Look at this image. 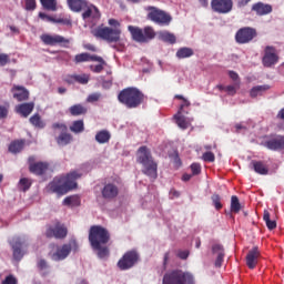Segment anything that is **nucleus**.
Listing matches in <instances>:
<instances>
[{
    "label": "nucleus",
    "instance_id": "1",
    "mask_svg": "<svg viewBox=\"0 0 284 284\" xmlns=\"http://www.w3.org/2000/svg\"><path fill=\"white\" fill-rule=\"evenodd\" d=\"M110 231L101 225H92L89 230V243L98 258L104 260L110 257Z\"/></svg>",
    "mask_w": 284,
    "mask_h": 284
},
{
    "label": "nucleus",
    "instance_id": "2",
    "mask_svg": "<svg viewBox=\"0 0 284 284\" xmlns=\"http://www.w3.org/2000/svg\"><path fill=\"white\" fill-rule=\"evenodd\" d=\"M82 174L77 171H71L67 175L55 176L47 186L48 192L51 194H57L58 196H63L72 190H77V181L81 179Z\"/></svg>",
    "mask_w": 284,
    "mask_h": 284
},
{
    "label": "nucleus",
    "instance_id": "3",
    "mask_svg": "<svg viewBox=\"0 0 284 284\" xmlns=\"http://www.w3.org/2000/svg\"><path fill=\"white\" fill-rule=\"evenodd\" d=\"M118 101L128 110H136L145 103V94L139 88L128 87L119 92Z\"/></svg>",
    "mask_w": 284,
    "mask_h": 284
},
{
    "label": "nucleus",
    "instance_id": "4",
    "mask_svg": "<svg viewBox=\"0 0 284 284\" xmlns=\"http://www.w3.org/2000/svg\"><path fill=\"white\" fill-rule=\"evenodd\" d=\"M136 162L142 165V174L149 176L152 181L158 179L159 173V164L154 162V158H152V152L148 146H140L136 153Z\"/></svg>",
    "mask_w": 284,
    "mask_h": 284
},
{
    "label": "nucleus",
    "instance_id": "5",
    "mask_svg": "<svg viewBox=\"0 0 284 284\" xmlns=\"http://www.w3.org/2000/svg\"><path fill=\"white\" fill-rule=\"evenodd\" d=\"M162 284H196V281L192 273L175 268L164 274Z\"/></svg>",
    "mask_w": 284,
    "mask_h": 284
},
{
    "label": "nucleus",
    "instance_id": "6",
    "mask_svg": "<svg viewBox=\"0 0 284 284\" xmlns=\"http://www.w3.org/2000/svg\"><path fill=\"white\" fill-rule=\"evenodd\" d=\"M128 31L131 34V39L135 41V43H150V41L156 39V31H154V28L150 26L144 28L129 26Z\"/></svg>",
    "mask_w": 284,
    "mask_h": 284
},
{
    "label": "nucleus",
    "instance_id": "7",
    "mask_svg": "<svg viewBox=\"0 0 284 284\" xmlns=\"http://www.w3.org/2000/svg\"><path fill=\"white\" fill-rule=\"evenodd\" d=\"M144 10L148 12L146 19L158 26H170L172 23V16L156 7L148 6Z\"/></svg>",
    "mask_w": 284,
    "mask_h": 284
},
{
    "label": "nucleus",
    "instance_id": "8",
    "mask_svg": "<svg viewBox=\"0 0 284 284\" xmlns=\"http://www.w3.org/2000/svg\"><path fill=\"white\" fill-rule=\"evenodd\" d=\"M93 37L102 39V41H106V43H119V41H121V29L98 27L93 31Z\"/></svg>",
    "mask_w": 284,
    "mask_h": 284
},
{
    "label": "nucleus",
    "instance_id": "9",
    "mask_svg": "<svg viewBox=\"0 0 284 284\" xmlns=\"http://www.w3.org/2000/svg\"><path fill=\"white\" fill-rule=\"evenodd\" d=\"M52 130L57 132V130H60V134L55 136V141L58 145H70L74 141V136H72L71 133H68V125L65 123L55 122L51 125Z\"/></svg>",
    "mask_w": 284,
    "mask_h": 284
},
{
    "label": "nucleus",
    "instance_id": "10",
    "mask_svg": "<svg viewBox=\"0 0 284 284\" xmlns=\"http://www.w3.org/2000/svg\"><path fill=\"white\" fill-rule=\"evenodd\" d=\"M44 236L47 239H59L63 240L65 236H68V227L65 224L55 221L52 225H48Z\"/></svg>",
    "mask_w": 284,
    "mask_h": 284
},
{
    "label": "nucleus",
    "instance_id": "11",
    "mask_svg": "<svg viewBox=\"0 0 284 284\" xmlns=\"http://www.w3.org/2000/svg\"><path fill=\"white\" fill-rule=\"evenodd\" d=\"M139 263V253L136 251H128L119 261L118 267L122 272L132 270Z\"/></svg>",
    "mask_w": 284,
    "mask_h": 284
},
{
    "label": "nucleus",
    "instance_id": "12",
    "mask_svg": "<svg viewBox=\"0 0 284 284\" xmlns=\"http://www.w3.org/2000/svg\"><path fill=\"white\" fill-rule=\"evenodd\" d=\"M258 37V32L255 28L243 27L235 33V41L240 44L251 43Z\"/></svg>",
    "mask_w": 284,
    "mask_h": 284
},
{
    "label": "nucleus",
    "instance_id": "13",
    "mask_svg": "<svg viewBox=\"0 0 284 284\" xmlns=\"http://www.w3.org/2000/svg\"><path fill=\"white\" fill-rule=\"evenodd\" d=\"M42 43H44V45H61L62 48H68V45H70V39L64 38L63 36L60 34H42L40 37Z\"/></svg>",
    "mask_w": 284,
    "mask_h": 284
},
{
    "label": "nucleus",
    "instance_id": "14",
    "mask_svg": "<svg viewBox=\"0 0 284 284\" xmlns=\"http://www.w3.org/2000/svg\"><path fill=\"white\" fill-rule=\"evenodd\" d=\"M72 247L74 250H79V244H77V241L74 240L68 244H63L62 246L58 247L55 253L52 254V261H65V258L70 256Z\"/></svg>",
    "mask_w": 284,
    "mask_h": 284
},
{
    "label": "nucleus",
    "instance_id": "15",
    "mask_svg": "<svg viewBox=\"0 0 284 284\" xmlns=\"http://www.w3.org/2000/svg\"><path fill=\"white\" fill-rule=\"evenodd\" d=\"M211 8L213 12H216L217 14H230V11L234 8V1L211 0Z\"/></svg>",
    "mask_w": 284,
    "mask_h": 284
},
{
    "label": "nucleus",
    "instance_id": "16",
    "mask_svg": "<svg viewBox=\"0 0 284 284\" xmlns=\"http://www.w3.org/2000/svg\"><path fill=\"white\" fill-rule=\"evenodd\" d=\"M262 63L264 68H272V65H276V63H278V54H276V48L272 45L265 47Z\"/></svg>",
    "mask_w": 284,
    "mask_h": 284
},
{
    "label": "nucleus",
    "instance_id": "17",
    "mask_svg": "<svg viewBox=\"0 0 284 284\" xmlns=\"http://www.w3.org/2000/svg\"><path fill=\"white\" fill-rule=\"evenodd\" d=\"M263 145L273 152L284 150V135L272 134L270 135L268 140L263 143Z\"/></svg>",
    "mask_w": 284,
    "mask_h": 284
},
{
    "label": "nucleus",
    "instance_id": "18",
    "mask_svg": "<svg viewBox=\"0 0 284 284\" xmlns=\"http://www.w3.org/2000/svg\"><path fill=\"white\" fill-rule=\"evenodd\" d=\"M101 195L104 201H114L119 196V186L114 183H106L101 190Z\"/></svg>",
    "mask_w": 284,
    "mask_h": 284
},
{
    "label": "nucleus",
    "instance_id": "19",
    "mask_svg": "<svg viewBox=\"0 0 284 284\" xmlns=\"http://www.w3.org/2000/svg\"><path fill=\"white\" fill-rule=\"evenodd\" d=\"M49 164L47 162H34V158H29V171L36 176H43L48 172Z\"/></svg>",
    "mask_w": 284,
    "mask_h": 284
},
{
    "label": "nucleus",
    "instance_id": "20",
    "mask_svg": "<svg viewBox=\"0 0 284 284\" xmlns=\"http://www.w3.org/2000/svg\"><path fill=\"white\" fill-rule=\"evenodd\" d=\"M11 93L13 94V99H17L19 103L28 101V99H30V91H28V89H26V87L23 85L14 84L11 88Z\"/></svg>",
    "mask_w": 284,
    "mask_h": 284
},
{
    "label": "nucleus",
    "instance_id": "21",
    "mask_svg": "<svg viewBox=\"0 0 284 284\" xmlns=\"http://www.w3.org/2000/svg\"><path fill=\"white\" fill-rule=\"evenodd\" d=\"M258 258H261V251H258V246H255L250 250L246 255V265L248 270H254V267L258 265Z\"/></svg>",
    "mask_w": 284,
    "mask_h": 284
},
{
    "label": "nucleus",
    "instance_id": "22",
    "mask_svg": "<svg viewBox=\"0 0 284 284\" xmlns=\"http://www.w3.org/2000/svg\"><path fill=\"white\" fill-rule=\"evenodd\" d=\"M88 61H95L98 63H105V60L101 55L90 54L88 52L79 53L74 57V63H88Z\"/></svg>",
    "mask_w": 284,
    "mask_h": 284
},
{
    "label": "nucleus",
    "instance_id": "23",
    "mask_svg": "<svg viewBox=\"0 0 284 284\" xmlns=\"http://www.w3.org/2000/svg\"><path fill=\"white\" fill-rule=\"evenodd\" d=\"M10 245L12 247L14 261H21V258H23V242H21V237H13Z\"/></svg>",
    "mask_w": 284,
    "mask_h": 284
},
{
    "label": "nucleus",
    "instance_id": "24",
    "mask_svg": "<svg viewBox=\"0 0 284 284\" xmlns=\"http://www.w3.org/2000/svg\"><path fill=\"white\" fill-rule=\"evenodd\" d=\"M273 8L272 4H265L263 2H256L252 6V11L257 14V17H265L271 14Z\"/></svg>",
    "mask_w": 284,
    "mask_h": 284
},
{
    "label": "nucleus",
    "instance_id": "25",
    "mask_svg": "<svg viewBox=\"0 0 284 284\" xmlns=\"http://www.w3.org/2000/svg\"><path fill=\"white\" fill-rule=\"evenodd\" d=\"M33 110L34 102L22 103L16 106L17 114H20L23 119H28L29 114H32Z\"/></svg>",
    "mask_w": 284,
    "mask_h": 284
},
{
    "label": "nucleus",
    "instance_id": "26",
    "mask_svg": "<svg viewBox=\"0 0 284 284\" xmlns=\"http://www.w3.org/2000/svg\"><path fill=\"white\" fill-rule=\"evenodd\" d=\"M251 166L256 174H261L262 176L270 174V169L267 168V164L263 161L253 160L251 162Z\"/></svg>",
    "mask_w": 284,
    "mask_h": 284
},
{
    "label": "nucleus",
    "instance_id": "27",
    "mask_svg": "<svg viewBox=\"0 0 284 284\" xmlns=\"http://www.w3.org/2000/svg\"><path fill=\"white\" fill-rule=\"evenodd\" d=\"M67 4L72 12H81L88 8V0H67Z\"/></svg>",
    "mask_w": 284,
    "mask_h": 284
},
{
    "label": "nucleus",
    "instance_id": "28",
    "mask_svg": "<svg viewBox=\"0 0 284 284\" xmlns=\"http://www.w3.org/2000/svg\"><path fill=\"white\" fill-rule=\"evenodd\" d=\"M213 254H217V257L215 260V267H221L223 265V258L225 256V250L223 248V245L215 244L212 246Z\"/></svg>",
    "mask_w": 284,
    "mask_h": 284
},
{
    "label": "nucleus",
    "instance_id": "29",
    "mask_svg": "<svg viewBox=\"0 0 284 284\" xmlns=\"http://www.w3.org/2000/svg\"><path fill=\"white\" fill-rule=\"evenodd\" d=\"M159 39L160 41H163L164 43H170L171 45H174V43H176V36H174V33H171L170 31H160Z\"/></svg>",
    "mask_w": 284,
    "mask_h": 284
},
{
    "label": "nucleus",
    "instance_id": "30",
    "mask_svg": "<svg viewBox=\"0 0 284 284\" xmlns=\"http://www.w3.org/2000/svg\"><path fill=\"white\" fill-rule=\"evenodd\" d=\"M69 112L71 116H81L88 114V108L83 106V104H73L69 108Z\"/></svg>",
    "mask_w": 284,
    "mask_h": 284
},
{
    "label": "nucleus",
    "instance_id": "31",
    "mask_svg": "<svg viewBox=\"0 0 284 284\" xmlns=\"http://www.w3.org/2000/svg\"><path fill=\"white\" fill-rule=\"evenodd\" d=\"M29 122L31 123V125H33V128H36L37 130H43L45 128V122L43 121V119L41 118V115L39 113L33 114L30 119Z\"/></svg>",
    "mask_w": 284,
    "mask_h": 284
},
{
    "label": "nucleus",
    "instance_id": "32",
    "mask_svg": "<svg viewBox=\"0 0 284 284\" xmlns=\"http://www.w3.org/2000/svg\"><path fill=\"white\" fill-rule=\"evenodd\" d=\"M69 130L70 132H73V134H81V132L85 131V123L83 122V120H75L69 126Z\"/></svg>",
    "mask_w": 284,
    "mask_h": 284
},
{
    "label": "nucleus",
    "instance_id": "33",
    "mask_svg": "<svg viewBox=\"0 0 284 284\" xmlns=\"http://www.w3.org/2000/svg\"><path fill=\"white\" fill-rule=\"evenodd\" d=\"M24 145H26V141L16 140L10 143L9 152H11V154H19V152H21L23 150Z\"/></svg>",
    "mask_w": 284,
    "mask_h": 284
},
{
    "label": "nucleus",
    "instance_id": "34",
    "mask_svg": "<svg viewBox=\"0 0 284 284\" xmlns=\"http://www.w3.org/2000/svg\"><path fill=\"white\" fill-rule=\"evenodd\" d=\"M175 57L178 59H190V57H194V50L187 47L180 48L176 51Z\"/></svg>",
    "mask_w": 284,
    "mask_h": 284
},
{
    "label": "nucleus",
    "instance_id": "35",
    "mask_svg": "<svg viewBox=\"0 0 284 284\" xmlns=\"http://www.w3.org/2000/svg\"><path fill=\"white\" fill-rule=\"evenodd\" d=\"M111 138H112V135L110 134V131H108V130L99 131L95 134V141L99 142L100 144L109 143Z\"/></svg>",
    "mask_w": 284,
    "mask_h": 284
},
{
    "label": "nucleus",
    "instance_id": "36",
    "mask_svg": "<svg viewBox=\"0 0 284 284\" xmlns=\"http://www.w3.org/2000/svg\"><path fill=\"white\" fill-rule=\"evenodd\" d=\"M266 90H270V85H257L251 89L250 97L252 99H256V97H261L263 92H266Z\"/></svg>",
    "mask_w": 284,
    "mask_h": 284
},
{
    "label": "nucleus",
    "instance_id": "37",
    "mask_svg": "<svg viewBox=\"0 0 284 284\" xmlns=\"http://www.w3.org/2000/svg\"><path fill=\"white\" fill-rule=\"evenodd\" d=\"M40 3L44 10L49 12H57V0H40Z\"/></svg>",
    "mask_w": 284,
    "mask_h": 284
},
{
    "label": "nucleus",
    "instance_id": "38",
    "mask_svg": "<svg viewBox=\"0 0 284 284\" xmlns=\"http://www.w3.org/2000/svg\"><path fill=\"white\" fill-rule=\"evenodd\" d=\"M174 119H175L176 125H179L181 130H187L190 128V122H187L185 116L181 115V113H178L174 116Z\"/></svg>",
    "mask_w": 284,
    "mask_h": 284
},
{
    "label": "nucleus",
    "instance_id": "39",
    "mask_svg": "<svg viewBox=\"0 0 284 284\" xmlns=\"http://www.w3.org/2000/svg\"><path fill=\"white\" fill-rule=\"evenodd\" d=\"M263 221L266 223L267 230H276V221L271 220L270 211H264Z\"/></svg>",
    "mask_w": 284,
    "mask_h": 284
},
{
    "label": "nucleus",
    "instance_id": "40",
    "mask_svg": "<svg viewBox=\"0 0 284 284\" xmlns=\"http://www.w3.org/2000/svg\"><path fill=\"white\" fill-rule=\"evenodd\" d=\"M231 212L234 214H239L241 212V202L236 195L231 196Z\"/></svg>",
    "mask_w": 284,
    "mask_h": 284
},
{
    "label": "nucleus",
    "instance_id": "41",
    "mask_svg": "<svg viewBox=\"0 0 284 284\" xmlns=\"http://www.w3.org/2000/svg\"><path fill=\"white\" fill-rule=\"evenodd\" d=\"M37 265H38V270L41 272L42 276H48V274H50V271H48L50 268L48 261L40 260Z\"/></svg>",
    "mask_w": 284,
    "mask_h": 284
},
{
    "label": "nucleus",
    "instance_id": "42",
    "mask_svg": "<svg viewBox=\"0 0 284 284\" xmlns=\"http://www.w3.org/2000/svg\"><path fill=\"white\" fill-rule=\"evenodd\" d=\"M71 79L75 81L77 83H81V85H87L90 81V75L88 74H73L71 75Z\"/></svg>",
    "mask_w": 284,
    "mask_h": 284
},
{
    "label": "nucleus",
    "instance_id": "43",
    "mask_svg": "<svg viewBox=\"0 0 284 284\" xmlns=\"http://www.w3.org/2000/svg\"><path fill=\"white\" fill-rule=\"evenodd\" d=\"M19 185L22 187V192H28V190H30L32 186V181H30L28 178H22L19 181Z\"/></svg>",
    "mask_w": 284,
    "mask_h": 284
},
{
    "label": "nucleus",
    "instance_id": "44",
    "mask_svg": "<svg viewBox=\"0 0 284 284\" xmlns=\"http://www.w3.org/2000/svg\"><path fill=\"white\" fill-rule=\"evenodd\" d=\"M241 88L240 82H235V84L226 85L225 92L229 94V97H234L236 94V90Z\"/></svg>",
    "mask_w": 284,
    "mask_h": 284
},
{
    "label": "nucleus",
    "instance_id": "45",
    "mask_svg": "<svg viewBox=\"0 0 284 284\" xmlns=\"http://www.w3.org/2000/svg\"><path fill=\"white\" fill-rule=\"evenodd\" d=\"M211 200H212V203H213V205H214V207H215V210H223V204L221 203V195H219V194H213L212 196H211Z\"/></svg>",
    "mask_w": 284,
    "mask_h": 284
},
{
    "label": "nucleus",
    "instance_id": "46",
    "mask_svg": "<svg viewBox=\"0 0 284 284\" xmlns=\"http://www.w3.org/2000/svg\"><path fill=\"white\" fill-rule=\"evenodd\" d=\"M202 160L205 162V163H214V161H216V156L214 155L213 152L209 151V152H204L202 154Z\"/></svg>",
    "mask_w": 284,
    "mask_h": 284
},
{
    "label": "nucleus",
    "instance_id": "47",
    "mask_svg": "<svg viewBox=\"0 0 284 284\" xmlns=\"http://www.w3.org/2000/svg\"><path fill=\"white\" fill-rule=\"evenodd\" d=\"M24 10H27L28 12L37 10V0H26Z\"/></svg>",
    "mask_w": 284,
    "mask_h": 284
},
{
    "label": "nucleus",
    "instance_id": "48",
    "mask_svg": "<svg viewBox=\"0 0 284 284\" xmlns=\"http://www.w3.org/2000/svg\"><path fill=\"white\" fill-rule=\"evenodd\" d=\"M10 112V104L7 103L4 105L0 104V121L1 119H8V114Z\"/></svg>",
    "mask_w": 284,
    "mask_h": 284
},
{
    "label": "nucleus",
    "instance_id": "49",
    "mask_svg": "<svg viewBox=\"0 0 284 284\" xmlns=\"http://www.w3.org/2000/svg\"><path fill=\"white\" fill-rule=\"evenodd\" d=\"M100 64H97V65H90V70L91 72H94L95 74H101V71L104 70V67L106 63L104 61L103 62H99Z\"/></svg>",
    "mask_w": 284,
    "mask_h": 284
},
{
    "label": "nucleus",
    "instance_id": "50",
    "mask_svg": "<svg viewBox=\"0 0 284 284\" xmlns=\"http://www.w3.org/2000/svg\"><path fill=\"white\" fill-rule=\"evenodd\" d=\"M92 8L95 9V11H98L99 9H97V7L94 6H88L87 4V8L84 9L85 11L82 13V19H90V17H92Z\"/></svg>",
    "mask_w": 284,
    "mask_h": 284
},
{
    "label": "nucleus",
    "instance_id": "51",
    "mask_svg": "<svg viewBox=\"0 0 284 284\" xmlns=\"http://www.w3.org/2000/svg\"><path fill=\"white\" fill-rule=\"evenodd\" d=\"M191 171L193 176H199L201 174V164L200 163H192Z\"/></svg>",
    "mask_w": 284,
    "mask_h": 284
},
{
    "label": "nucleus",
    "instance_id": "52",
    "mask_svg": "<svg viewBox=\"0 0 284 284\" xmlns=\"http://www.w3.org/2000/svg\"><path fill=\"white\" fill-rule=\"evenodd\" d=\"M72 201H75V205H79L81 201L77 196H68L63 200V205H72Z\"/></svg>",
    "mask_w": 284,
    "mask_h": 284
},
{
    "label": "nucleus",
    "instance_id": "53",
    "mask_svg": "<svg viewBox=\"0 0 284 284\" xmlns=\"http://www.w3.org/2000/svg\"><path fill=\"white\" fill-rule=\"evenodd\" d=\"M10 63V57L6 53H0V68L8 65Z\"/></svg>",
    "mask_w": 284,
    "mask_h": 284
},
{
    "label": "nucleus",
    "instance_id": "54",
    "mask_svg": "<svg viewBox=\"0 0 284 284\" xmlns=\"http://www.w3.org/2000/svg\"><path fill=\"white\" fill-rule=\"evenodd\" d=\"M99 99H101V93H91L87 98V101H88V103H97V101H99Z\"/></svg>",
    "mask_w": 284,
    "mask_h": 284
},
{
    "label": "nucleus",
    "instance_id": "55",
    "mask_svg": "<svg viewBox=\"0 0 284 284\" xmlns=\"http://www.w3.org/2000/svg\"><path fill=\"white\" fill-rule=\"evenodd\" d=\"M2 284H18L17 277H14V275H8L4 281H2Z\"/></svg>",
    "mask_w": 284,
    "mask_h": 284
},
{
    "label": "nucleus",
    "instance_id": "56",
    "mask_svg": "<svg viewBox=\"0 0 284 284\" xmlns=\"http://www.w3.org/2000/svg\"><path fill=\"white\" fill-rule=\"evenodd\" d=\"M55 23H61L62 26H72V20L68 18L55 19Z\"/></svg>",
    "mask_w": 284,
    "mask_h": 284
},
{
    "label": "nucleus",
    "instance_id": "57",
    "mask_svg": "<svg viewBox=\"0 0 284 284\" xmlns=\"http://www.w3.org/2000/svg\"><path fill=\"white\" fill-rule=\"evenodd\" d=\"M229 77L232 79V81H237V83H241V80L239 79V73L235 71H229Z\"/></svg>",
    "mask_w": 284,
    "mask_h": 284
},
{
    "label": "nucleus",
    "instance_id": "58",
    "mask_svg": "<svg viewBox=\"0 0 284 284\" xmlns=\"http://www.w3.org/2000/svg\"><path fill=\"white\" fill-rule=\"evenodd\" d=\"M109 26H111L112 28H121V23L119 22V20H116V19H113V18H111V19H109Z\"/></svg>",
    "mask_w": 284,
    "mask_h": 284
},
{
    "label": "nucleus",
    "instance_id": "59",
    "mask_svg": "<svg viewBox=\"0 0 284 284\" xmlns=\"http://www.w3.org/2000/svg\"><path fill=\"white\" fill-rule=\"evenodd\" d=\"M190 105H191L190 101H187V99H183V103L180 105L179 114L183 112L184 108H190Z\"/></svg>",
    "mask_w": 284,
    "mask_h": 284
},
{
    "label": "nucleus",
    "instance_id": "60",
    "mask_svg": "<svg viewBox=\"0 0 284 284\" xmlns=\"http://www.w3.org/2000/svg\"><path fill=\"white\" fill-rule=\"evenodd\" d=\"M178 256H179V258H182V261H185L187 258V256H190V252H187V251H180L178 253Z\"/></svg>",
    "mask_w": 284,
    "mask_h": 284
},
{
    "label": "nucleus",
    "instance_id": "61",
    "mask_svg": "<svg viewBox=\"0 0 284 284\" xmlns=\"http://www.w3.org/2000/svg\"><path fill=\"white\" fill-rule=\"evenodd\" d=\"M252 0H236L237 8H245L247 3H251Z\"/></svg>",
    "mask_w": 284,
    "mask_h": 284
},
{
    "label": "nucleus",
    "instance_id": "62",
    "mask_svg": "<svg viewBox=\"0 0 284 284\" xmlns=\"http://www.w3.org/2000/svg\"><path fill=\"white\" fill-rule=\"evenodd\" d=\"M181 196V193L176 191L175 189H171L170 191V199H179Z\"/></svg>",
    "mask_w": 284,
    "mask_h": 284
},
{
    "label": "nucleus",
    "instance_id": "63",
    "mask_svg": "<svg viewBox=\"0 0 284 284\" xmlns=\"http://www.w3.org/2000/svg\"><path fill=\"white\" fill-rule=\"evenodd\" d=\"M84 49L89 50L90 52H97V47H94V44H85Z\"/></svg>",
    "mask_w": 284,
    "mask_h": 284
},
{
    "label": "nucleus",
    "instance_id": "64",
    "mask_svg": "<svg viewBox=\"0 0 284 284\" xmlns=\"http://www.w3.org/2000/svg\"><path fill=\"white\" fill-rule=\"evenodd\" d=\"M276 119H280V121H284V108L278 111Z\"/></svg>",
    "mask_w": 284,
    "mask_h": 284
}]
</instances>
